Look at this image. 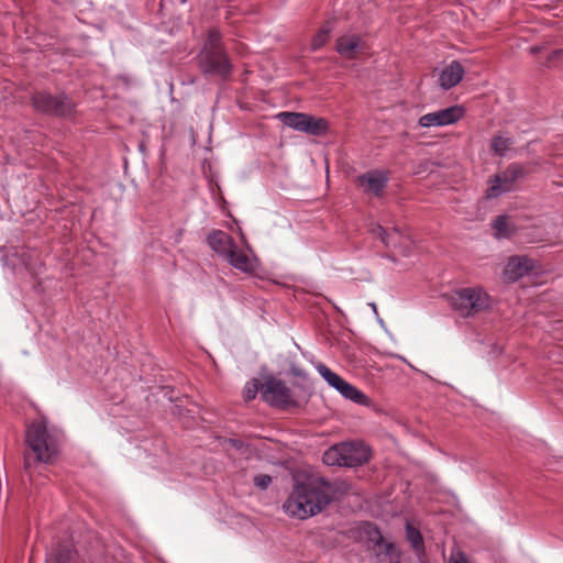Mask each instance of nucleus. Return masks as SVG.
I'll list each match as a JSON object with an SVG mask.
<instances>
[{"instance_id":"c756f323","label":"nucleus","mask_w":563,"mask_h":563,"mask_svg":"<svg viewBox=\"0 0 563 563\" xmlns=\"http://www.w3.org/2000/svg\"><path fill=\"white\" fill-rule=\"evenodd\" d=\"M558 59H563V48L553 51L548 58L549 63H554Z\"/></svg>"},{"instance_id":"c85d7f7f","label":"nucleus","mask_w":563,"mask_h":563,"mask_svg":"<svg viewBox=\"0 0 563 563\" xmlns=\"http://www.w3.org/2000/svg\"><path fill=\"white\" fill-rule=\"evenodd\" d=\"M449 563H470V562H468L467 556L463 552L457 551V552L451 554Z\"/></svg>"},{"instance_id":"6ab92c4d","label":"nucleus","mask_w":563,"mask_h":563,"mask_svg":"<svg viewBox=\"0 0 563 563\" xmlns=\"http://www.w3.org/2000/svg\"><path fill=\"white\" fill-rule=\"evenodd\" d=\"M225 260L234 268L240 269L242 272H250L253 269V265L250 257L244 252L240 251L235 244L225 256Z\"/></svg>"},{"instance_id":"20e7f679","label":"nucleus","mask_w":563,"mask_h":563,"mask_svg":"<svg viewBox=\"0 0 563 563\" xmlns=\"http://www.w3.org/2000/svg\"><path fill=\"white\" fill-rule=\"evenodd\" d=\"M199 65L203 74L225 79L231 73V64L222 47L221 34L217 29L208 32V37L199 54Z\"/></svg>"},{"instance_id":"2eb2a0df","label":"nucleus","mask_w":563,"mask_h":563,"mask_svg":"<svg viewBox=\"0 0 563 563\" xmlns=\"http://www.w3.org/2000/svg\"><path fill=\"white\" fill-rule=\"evenodd\" d=\"M388 174L384 170L375 169L357 177L360 186L365 191L372 192L376 197H380L388 184Z\"/></svg>"},{"instance_id":"a211bd4d","label":"nucleus","mask_w":563,"mask_h":563,"mask_svg":"<svg viewBox=\"0 0 563 563\" xmlns=\"http://www.w3.org/2000/svg\"><path fill=\"white\" fill-rule=\"evenodd\" d=\"M207 243L216 253L224 258L235 244L232 236L221 230L210 232L207 236Z\"/></svg>"},{"instance_id":"aec40b11","label":"nucleus","mask_w":563,"mask_h":563,"mask_svg":"<svg viewBox=\"0 0 563 563\" xmlns=\"http://www.w3.org/2000/svg\"><path fill=\"white\" fill-rule=\"evenodd\" d=\"M371 232L374 236L379 239L386 247L396 246L399 243L400 233L396 228L388 231L380 224H374Z\"/></svg>"},{"instance_id":"9b49d317","label":"nucleus","mask_w":563,"mask_h":563,"mask_svg":"<svg viewBox=\"0 0 563 563\" xmlns=\"http://www.w3.org/2000/svg\"><path fill=\"white\" fill-rule=\"evenodd\" d=\"M463 114L464 111L461 107L453 106L422 115L419 119V125L423 128L449 125L459 121Z\"/></svg>"},{"instance_id":"0eeeda50","label":"nucleus","mask_w":563,"mask_h":563,"mask_svg":"<svg viewBox=\"0 0 563 563\" xmlns=\"http://www.w3.org/2000/svg\"><path fill=\"white\" fill-rule=\"evenodd\" d=\"M32 106L37 112L54 117H68L75 110L74 101L65 93L52 95L47 91H37L32 98Z\"/></svg>"},{"instance_id":"ddd939ff","label":"nucleus","mask_w":563,"mask_h":563,"mask_svg":"<svg viewBox=\"0 0 563 563\" xmlns=\"http://www.w3.org/2000/svg\"><path fill=\"white\" fill-rule=\"evenodd\" d=\"M534 269V262L528 256H510L505 271L504 276L508 282H517L519 278L528 275Z\"/></svg>"},{"instance_id":"39448f33","label":"nucleus","mask_w":563,"mask_h":563,"mask_svg":"<svg viewBox=\"0 0 563 563\" xmlns=\"http://www.w3.org/2000/svg\"><path fill=\"white\" fill-rule=\"evenodd\" d=\"M449 303L461 317H473L489 307V296L478 287H467L453 291Z\"/></svg>"},{"instance_id":"f8f14e48","label":"nucleus","mask_w":563,"mask_h":563,"mask_svg":"<svg viewBox=\"0 0 563 563\" xmlns=\"http://www.w3.org/2000/svg\"><path fill=\"white\" fill-rule=\"evenodd\" d=\"M343 451V466L357 467L366 464L371 459V449L360 441L341 442Z\"/></svg>"},{"instance_id":"2f4dec72","label":"nucleus","mask_w":563,"mask_h":563,"mask_svg":"<svg viewBox=\"0 0 563 563\" xmlns=\"http://www.w3.org/2000/svg\"><path fill=\"white\" fill-rule=\"evenodd\" d=\"M538 51H539V48H538V47H532V48H531V52H532V53H537Z\"/></svg>"},{"instance_id":"b1692460","label":"nucleus","mask_w":563,"mask_h":563,"mask_svg":"<svg viewBox=\"0 0 563 563\" xmlns=\"http://www.w3.org/2000/svg\"><path fill=\"white\" fill-rule=\"evenodd\" d=\"M406 538L418 554L424 552L421 532L409 523L406 526Z\"/></svg>"},{"instance_id":"dca6fc26","label":"nucleus","mask_w":563,"mask_h":563,"mask_svg":"<svg viewBox=\"0 0 563 563\" xmlns=\"http://www.w3.org/2000/svg\"><path fill=\"white\" fill-rule=\"evenodd\" d=\"M336 52L349 59L355 58L358 53L364 52L365 43L360 35L347 34L336 40Z\"/></svg>"},{"instance_id":"bb28decb","label":"nucleus","mask_w":563,"mask_h":563,"mask_svg":"<svg viewBox=\"0 0 563 563\" xmlns=\"http://www.w3.org/2000/svg\"><path fill=\"white\" fill-rule=\"evenodd\" d=\"M272 484V477L267 474H258L254 477V485L261 489H266Z\"/></svg>"},{"instance_id":"f3484780","label":"nucleus","mask_w":563,"mask_h":563,"mask_svg":"<svg viewBox=\"0 0 563 563\" xmlns=\"http://www.w3.org/2000/svg\"><path fill=\"white\" fill-rule=\"evenodd\" d=\"M465 74L464 67L457 60L451 62L439 76V85L442 89L449 90L456 86Z\"/></svg>"},{"instance_id":"412c9836","label":"nucleus","mask_w":563,"mask_h":563,"mask_svg":"<svg viewBox=\"0 0 563 563\" xmlns=\"http://www.w3.org/2000/svg\"><path fill=\"white\" fill-rule=\"evenodd\" d=\"M493 229L497 239H509L516 233V227L509 221V217L501 214L493 221Z\"/></svg>"},{"instance_id":"7c9ffc66","label":"nucleus","mask_w":563,"mask_h":563,"mask_svg":"<svg viewBox=\"0 0 563 563\" xmlns=\"http://www.w3.org/2000/svg\"><path fill=\"white\" fill-rule=\"evenodd\" d=\"M371 307H372V309L374 310V312H377V309H376V305H375V303H371Z\"/></svg>"},{"instance_id":"a878e982","label":"nucleus","mask_w":563,"mask_h":563,"mask_svg":"<svg viewBox=\"0 0 563 563\" xmlns=\"http://www.w3.org/2000/svg\"><path fill=\"white\" fill-rule=\"evenodd\" d=\"M258 391L260 393L262 391V377L258 379L254 378L245 385V388L243 391L244 400L245 401L253 400L256 397Z\"/></svg>"},{"instance_id":"7ed1b4c3","label":"nucleus","mask_w":563,"mask_h":563,"mask_svg":"<svg viewBox=\"0 0 563 563\" xmlns=\"http://www.w3.org/2000/svg\"><path fill=\"white\" fill-rule=\"evenodd\" d=\"M287 354L289 378L288 384H284V411H296L309 401L312 386L308 373L300 366L301 349L292 339Z\"/></svg>"},{"instance_id":"1a4fd4ad","label":"nucleus","mask_w":563,"mask_h":563,"mask_svg":"<svg viewBox=\"0 0 563 563\" xmlns=\"http://www.w3.org/2000/svg\"><path fill=\"white\" fill-rule=\"evenodd\" d=\"M284 126L309 135L321 136L328 132L329 122L324 118H316L303 112L284 111Z\"/></svg>"},{"instance_id":"423d86ee","label":"nucleus","mask_w":563,"mask_h":563,"mask_svg":"<svg viewBox=\"0 0 563 563\" xmlns=\"http://www.w3.org/2000/svg\"><path fill=\"white\" fill-rule=\"evenodd\" d=\"M361 537L364 539L368 550L375 552L380 563H398L400 552L393 542L384 540L380 530L373 522H362L360 527Z\"/></svg>"},{"instance_id":"6e6552de","label":"nucleus","mask_w":563,"mask_h":563,"mask_svg":"<svg viewBox=\"0 0 563 563\" xmlns=\"http://www.w3.org/2000/svg\"><path fill=\"white\" fill-rule=\"evenodd\" d=\"M527 175L526 167L520 163H511L500 173L495 174L489 180L487 198H497L503 194L515 189L516 184L522 180Z\"/></svg>"},{"instance_id":"4468645a","label":"nucleus","mask_w":563,"mask_h":563,"mask_svg":"<svg viewBox=\"0 0 563 563\" xmlns=\"http://www.w3.org/2000/svg\"><path fill=\"white\" fill-rule=\"evenodd\" d=\"M262 399L276 408H282V380L272 374L261 373Z\"/></svg>"},{"instance_id":"5701e85b","label":"nucleus","mask_w":563,"mask_h":563,"mask_svg":"<svg viewBox=\"0 0 563 563\" xmlns=\"http://www.w3.org/2000/svg\"><path fill=\"white\" fill-rule=\"evenodd\" d=\"M334 29V20H328L317 32L311 41V49L318 51L321 48L330 38V34Z\"/></svg>"},{"instance_id":"4be33fe9","label":"nucleus","mask_w":563,"mask_h":563,"mask_svg":"<svg viewBox=\"0 0 563 563\" xmlns=\"http://www.w3.org/2000/svg\"><path fill=\"white\" fill-rule=\"evenodd\" d=\"M343 451L341 443L328 448L322 455V462L328 466H343Z\"/></svg>"},{"instance_id":"393cba45","label":"nucleus","mask_w":563,"mask_h":563,"mask_svg":"<svg viewBox=\"0 0 563 563\" xmlns=\"http://www.w3.org/2000/svg\"><path fill=\"white\" fill-rule=\"evenodd\" d=\"M514 144V141L509 137H505L501 135H496L492 140V150L495 154L503 157L506 155V152Z\"/></svg>"},{"instance_id":"9d476101","label":"nucleus","mask_w":563,"mask_h":563,"mask_svg":"<svg viewBox=\"0 0 563 563\" xmlns=\"http://www.w3.org/2000/svg\"><path fill=\"white\" fill-rule=\"evenodd\" d=\"M322 378L333 388H335L344 398L363 406H368L371 399L355 386L344 380L340 375L332 372L327 365L319 363L316 366Z\"/></svg>"},{"instance_id":"f03ea898","label":"nucleus","mask_w":563,"mask_h":563,"mask_svg":"<svg viewBox=\"0 0 563 563\" xmlns=\"http://www.w3.org/2000/svg\"><path fill=\"white\" fill-rule=\"evenodd\" d=\"M25 444L34 460L24 453V471L31 483L35 481L36 463L53 464L59 454L57 431L49 429L45 420L32 422L25 431Z\"/></svg>"},{"instance_id":"f257e3e1","label":"nucleus","mask_w":563,"mask_h":563,"mask_svg":"<svg viewBox=\"0 0 563 563\" xmlns=\"http://www.w3.org/2000/svg\"><path fill=\"white\" fill-rule=\"evenodd\" d=\"M291 479L292 492L287 501V510L299 519L322 512L334 499L350 489L346 482L330 481L309 465L292 470Z\"/></svg>"},{"instance_id":"cd10ccee","label":"nucleus","mask_w":563,"mask_h":563,"mask_svg":"<svg viewBox=\"0 0 563 563\" xmlns=\"http://www.w3.org/2000/svg\"><path fill=\"white\" fill-rule=\"evenodd\" d=\"M71 559V551L69 549H63L58 551L56 555L57 563H68Z\"/></svg>"}]
</instances>
